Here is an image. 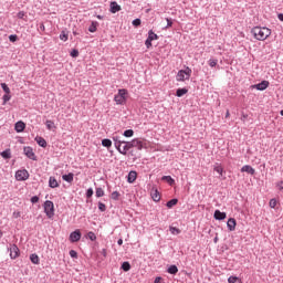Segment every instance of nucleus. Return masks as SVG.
<instances>
[{
    "label": "nucleus",
    "instance_id": "43",
    "mask_svg": "<svg viewBox=\"0 0 283 283\" xmlns=\"http://www.w3.org/2000/svg\"><path fill=\"white\" fill-rule=\"evenodd\" d=\"M98 209H99V211H102V212H104V211H107V206H105V203H103V202H98Z\"/></svg>",
    "mask_w": 283,
    "mask_h": 283
},
{
    "label": "nucleus",
    "instance_id": "34",
    "mask_svg": "<svg viewBox=\"0 0 283 283\" xmlns=\"http://www.w3.org/2000/svg\"><path fill=\"white\" fill-rule=\"evenodd\" d=\"M102 145L103 147H107V148L112 147V139H107V138L103 139Z\"/></svg>",
    "mask_w": 283,
    "mask_h": 283
},
{
    "label": "nucleus",
    "instance_id": "53",
    "mask_svg": "<svg viewBox=\"0 0 283 283\" xmlns=\"http://www.w3.org/2000/svg\"><path fill=\"white\" fill-rule=\"evenodd\" d=\"M210 67H216L218 65V60H209Z\"/></svg>",
    "mask_w": 283,
    "mask_h": 283
},
{
    "label": "nucleus",
    "instance_id": "20",
    "mask_svg": "<svg viewBox=\"0 0 283 283\" xmlns=\"http://www.w3.org/2000/svg\"><path fill=\"white\" fill-rule=\"evenodd\" d=\"M0 156H2L4 160H10V158H12V151L10 150V148H7L0 154Z\"/></svg>",
    "mask_w": 283,
    "mask_h": 283
},
{
    "label": "nucleus",
    "instance_id": "56",
    "mask_svg": "<svg viewBox=\"0 0 283 283\" xmlns=\"http://www.w3.org/2000/svg\"><path fill=\"white\" fill-rule=\"evenodd\" d=\"M23 17H25V12L24 11L18 12V19H23Z\"/></svg>",
    "mask_w": 283,
    "mask_h": 283
},
{
    "label": "nucleus",
    "instance_id": "46",
    "mask_svg": "<svg viewBox=\"0 0 283 283\" xmlns=\"http://www.w3.org/2000/svg\"><path fill=\"white\" fill-rule=\"evenodd\" d=\"M67 38H69L67 33H65V31H62L60 34L61 41H67Z\"/></svg>",
    "mask_w": 283,
    "mask_h": 283
},
{
    "label": "nucleus",
    "instance_id": "6",
    "mask_svg": "<svg viewBox=\"0 0 283 283\" xmlns=\"http://www.w3.org/2000/svg\"><path fill=\"white\" fill-rule=\"evenodd\" d=\"M28 178H30V172H28L27 169L18 170L15 172V180L23 181V180H28Z\"/></svg>",
    "mask_w": 283,
    "mask_h": 283
},
{
    "label": "nucleus",
    "instance_id": "1",
    "mask_svg": "<svg viewBox=\"0 0 283 283\" xmlns=\"http://www.w3.org/2000/svg\"><path fill=\"white\" fill-rule=\"evenodd\" d=\"M251 32L256 41H266L271 36V29L266 27H254Z\"/></svg>",
    "mask_w": 283,
    "mask_h": 283
},
{
    "label": "nucleus",
    "instance_id": "61",
    "mask_svg": "<svg viewBox=\"0 0 283 283\" xmlns=\"http://www.w3.org/2000/svg\"><path fill=\"white\" fill-rule=\"evenodd\" d=\"M96 17H97V19H99V20L105 19L103 15H96Z\"/></svg>",
    "mask_w": 283,
    "mask_h": 283
},
{
    "label": "nucleus",
    "instance_id": "5",
    "mask_svg": "<svg viewBox=\"0 0 283 283\" xmlns=\"http://www.w3.org/2000/svg\"><path fill=\"white\" fill-rule=\"evenodd\" d=\"M122 145H124V146H120L119 149H117V151H119V154H122L123 156H127V151L133 149L132 142L124 140V143H122Z\"/></svg>",
    "mask_w": 283,
    "mask_h": 283
},
{
    "label": "nucleus",
    "instance_id": "63",
    "mask_svg": "<svg viewBox=\"0 0 283 283\" xmlns=\"http://www.w3.org/2000/svg\"><path fill=\"white\" fill-rule=\"evenodd\" d=\"M213 242H214V243L218 242V237H216V238L213 239Z\"/></svg>",
    "mask_w": 283,
    "mask_h": 283
},
{
    "label": "nucleus",
    "instance_id": "25",
    "mask_svg": "<svg viewBox=\"0 0 283 283\" xmlns=\"http://www.w3.org/2000/svg\"><path fill=\"white\" fill-rule=\"evenodd\" d=\"M167 273H169L170 275H176L178 273V266L177 265H170L167 269Z\"/></svg>",
    "mask_w": 283,
    "mask_h": 283
},
{
    "label": "nucleus",
    "instance_id": "30",
    "mask_svg": "<svg viewBox=\"0 0 283 283\" xmlns=\"http://www.w3.org/2000/svg\"><path fill=\"white\" fill-rule=\"evenodd\" d=\"M148 39H149L150 41H158V34L154 33L153 30H149V31H148Z\"/></svg>",
    "mask_w": 283,
    "mask_h": 283
},
{
    "label": "nucleus",
    "instance_id": "64",
    "mask_svg": "<svg viewBox=\"0 0 283 283\" xmlns=\"http://www.w3.org/2000/svg\"><path fill=\"white\" fill-rule=\"evenodd\" d=\"M281 116H283V109L281 111Z\"/></svg>",
    "mask_w": 283,
    "mask_h": 283
},
{
    "label": "nucleus",
    "instance_id": "15",
    "mask_svg": "<svg viewBox=\"0 0 283 283\" xmlns=\"http://www.w3.org/2000/svg\"><path fill=\"white\" fill-rule=\"evenodd\" d=\"M111 12L112 14H116V12H120V6L118 4V2L116 1L111 2Z\"/></svg>",
    "mask_w": 283,
    "mask_h": 283
},
{
    "label": "nucleus",
    "instance_id": "16",
    "mask_svg": "<svg viewBox=\"0 0 283 283\" xmlns=\"http://www.w3.org/2000/svg\"><path fill=\"white\" fill-rule=\"evenodd\" d=\"M113 142L117 150L120 149V147H123V143H125V140H120V137L118 136H114Z\"/></svg>",
    "mask_w": 283,
    "mask_h": 283
},
{
    "label": "nucleus",
    "instance_id": "19",
    "mask_svg": "<svg viewBox=\"0 0 283 283\" xmlns=\"http://www.w3.org/2000/svg\"><path fill=\"white\" fill-rule=\"evenodd\" d=\"M35 142L38 143V145L40 147H43V148L48 147V142L45 140V138H43L41 136H36Z\"/></svg>",
    "mask_w": 283,
    "mask_h": 283
},
{
    "label": "nucleus",
    "instance_id": "17",
    "mask_svg": "<svg viewBox=\"0 0 283 283\" xmlns=\"http://www.w3.org/2000/svg\"><path fill=\"white\" fill-rule=\"evenodd\" d=\"M130 145H132L133 148L136 147L139 150L143 149V147H144V144L140 139H133L130 142Z\"/></svg>",
    "mask_w": 283,
    "mask_h": 283
},
{
    "label": "nucleus",
    "instance_id": "59",
    "mask_svg": "<svg viewBox=\"0 0 283 283\" xmlns=\"http://www.w3.org/2000/svg\"><path fill=\"white\" fill-rule=\"evenodd\" d=\"M277 19H279V21H282V22H283V13H279V14H277Z\"/></svg>",
    "mask_w": 283,
    "mask_h": 283
},
{
    "label": "nucleus",
    "instance_id": "60",
    "mask_svg": "<svg viewBox=\"0 0 283 283\" xmlns=\"http://www.w3.org/2000/svg\"><path fill=\"white\" fill-rule=\"evenodd\" d=\"M117 244H118L119 247H123V239H118Z\"/></svg>",
    "mask_w": 283,
    "mask_h": 283
},
{
    "label": "nucleus",
    "instance_id": "62",
    "mask_svg": "<svg viewBox=\"0 0 283 283\" xmlns=\"http://www.w3.org/2000/svg\"><path fill=\"white\" fill-rule=\"evenodd\" d=\"M103 255H104V258H105V255H107L106 250H103Z\"/></svg>",
    "mask_w": 283,
    "mask_h": 283
},
{
    "label": "nucleus",
    "instance_id": "41",
    "mask_svg": "<svg viewBox=\"0 0 283 283\" xmlns=\"http://www.w3.org/2000/svg\"><path fill=\"white\" fill-rule=\"evenodd\" d=\"M228 282L229 283H240V279H238L237 276H230L228 279Z\"/></svg>",
    "mask_w": 283,
    "mask_h": 283
},
{
    "label": "nucleus",
    "instance_id": "38",
    "mask_svg": "<svg viewBox=\"0 0 283 283\" xmlns=\"http://www.w3.org/2000/svg\"><path fill=\"white\" fill-rule=\"evenodd\" d=\"M1 87L4 92V94H10V87L6 83H1Z\"/></svg>",
    "mask_w": 283,
    "mask_h": 283
},
{
    "label": "nucleus",
    "instance_id": "33",
    "mask_svg": "<svg viewBox=\"0 0 283 283\" xmlns=\"http://www.w3.org/2000/svg\"><path fill=\"white\" fill-rule=\"evenodd\" d=\"M123 136H125V138H132V136H134V129H126Z\"/></svg>",
    "mask_w": 283,
    "mask_h": 283
},
{
    "label": "nucleus",
    "instance_id": "31",
    "mask_svg": "<svg viewBox=\"0 0 283 283\" xmlns=\"http://www.w3.org/2000/svg\"><path fill=\"white\" fill-rule=\"evenodd\" d=\"M122 269L125 271V273H127V271L132 270V264H129L128 261H125L122 263Z\"/></svg>",
    "mask_w": 283,
    "mask_h": 283
},
{
    "label": "nucleus",
    "instance_id": "44",
    "mask_svg": "<svg viewBox=\"0 0 283 283\" xmlns=\"http://www.w3.org/2000/svg\"><path fill=\"white\" fill-rule=\"evenodd\" d=\"M94 196V189H92V188H88L87 190H86V198H92Z\"/></svg>",
    "mask_w": 283,
    "mask_h": 283
},
{
    "label": "nucleus",
    "instance_id": "24",
    "mask_svg": "<svg viewBox=\"0 0 283 283\" xmlns=\"http://www.w3.org/2000/svg\"><path fill=\"white\" fill-rule=\"evenodd\" d=\"M161 180H164L165 182H168V185H170V186L176 185V180H174V178H171V176H164V177H161Z\"/></svg>",
    "mask_w": 283,
    "mask_h": 283
},
{
    "label": "nucleus",
    "instance_id": "27",
    "mask_svg": "<svg viewBox=\"0 0 283 283\" xmlns=\"http://www.w3.org/2000/svg\"><path fill=\"white\" fill-rule=\"evenodd\" d=\"M30 260L32 264H40L41 260L39 259V255L36 253H33L30 255Z\"/></svg>",
    "mask_w": 283,
    "mask_h": 283
},
{
    "label": "nucleus",
    "instance_id": "9",
    "mask_svg": "<svg viewBox=\"0 0 283 283\" xmlns=\"http://www.w3.org/2000/svg\"><path fill=\"white\" fill-rule=\"evenodd\" d=\"M14 129L18 134L25 132V123L23 120H19L14 125Z\"/></svg>",
    "mask_w": 283,
    "mask_h": 283
},
{
    "label": "nucleus",
    "instance_id": "3",
    "mask_svg": "<svg viewBox=\"0 0 283 283\" xmlns=\"http://www.w3.org/2000/svg\"><path fill=\"white\" fill-rule=\"evenodd\" d=\"M44 213L48 216V218H54V202L51 200H46L44 202Z\"/></svg>",
    "mask_w": 283,
    "mask_h": 283
},
{
    "label": "nucleus",
    "instance_id": "42",
    "mask_svg": "<svg viewBox=\"0 0 283 283\" xmlns=\"http://www.w3.org/2000/svg\"><path fill=\"white\" fill-rule=\"evenodd\" d=\"M87 238H88L92 242L96 241V234H95L94 232H92V231L87 233Z\"/></svg>",
    "mask_w": 283,
    "mask_h": 283
},
{
    "label": "nucleus",
    "instance_id": "52",
    "mask_svg": "<svg viewBox=\"0 0 283 283\" xmlns=\"http://www.w3.org/2000/svg\"><path fill=\"white\" fill-rule=\"evenodd\" d=\"M276 189H279V191H282L283 193V181L276 182Z\"/></svg>",
    "mask_w": 283,
    "mask_h": 283
},
{
    "label": "nucleus",
    "instance_id": "35",
    "mask_svg": "<svg viewBox=\"0 0 283 283\" xmlns=\"http://www.w3.org/2000/svg\"><path fill=\"white\" fill-rule=\"evenodd\" d=\"M112 200H118L120 198V192L119 191H113L111 195Z\"/></svg>",
    "mask_w": 283,
    "mask_h": 283
},
{
    "label": "nucleus",
    "instance_id": "45",
    "mask_svg": "<svg viewBox=\"0 0 283 283\" xmlns=\"http://www.w3.org/2000/svg\"><path fill=\"white\" fill-rule=\"evenodd\" d=\"M269 205L271 209H275V207H277V200L271 199Z\"/></svg>",
    "mask_w": 283,
    "mask_h": 283
},
{
    "label": "nucleus",
    "instance_id": "48",
    "mask_svg": "<svg viewBox=\"0 0 283 283\" xmlns=\"http://www.w3.org/2000/svg\"><path fill=\"white\" fill-rule=\"evenodd\" d=\"M71 56H72V59L78 57V50L73 49V50L71 51Z\"/></svg>",
    "mask_w": 283,
    "mask_h": 283
},
{
    "label": "nucleus",
    "instance_id": "14",
    "mask_svg": "<svg viewBox=\"0 0 283 283\" xmlns=\"http://www.w3.org/2000/svg\"><path fill=\"white\" fill-rule=\"evenodd\" d=\"M237 224H238V222L233 218H230L227 222V227H228L229 231H235Z\"/></svg>",
    "mask_w": 283,
    "mask_h": 283
},
{
    "label": "nucleus",
    "instance_id": "8",
    "mask_svg": "<svg viewBox=\"0 0 283 283\" xmlns=\"http://www.w3.org/2000/svg\"><path fill=\"white\" fill-rule=\"evenodd\" d=\"M81 230H75L70 234V242H78L81 240Z\"/></svg>",
    "mask_w": 283,
    "mask_h": 283
},
{
    "label": "nucleus",
    "instance_id": "11",
    "mask_svg": "<svg viewBox=\"0 0 283 283\" xmlns=\"http://www.w3.org/2000/svg\"><path fill=\"white\" fill-rule=\"evenodd\" d=\"M137 177H138V172H136L135 170L129 171L128 177H127V182H129V185L136 182Z\"/></svg>",
    "mask_w": 283,
    "mask_h": 283
},
{
    "label": "nucleus",
    "instance_id": "23",
    "mask_svg": "<svg viewBox=\"0 0 283 283\" xmlns=\"http://www.w3.org/2000/svg\"><path fill=\"white\" fill-rule=\"evenodd\" d=\"M114 101L117 103V105H125L127 97H120L119 95H115Z\"/></svg>",
    "mask_w": 283,
    "mask_h": 283
},
{
    "label": "nucleus",
    "instance_id": "37",
    "mask_svg": "<svg viewBox=\"0 0 283 283\" xmlns=\"http://www.w3.org/2000/svg\"><path fill=\"white\" fill-rule=\"evenodd\" d=\"M9 41L11 43H17V41H19V35H17V34L9 35Z\"/></svg>",
    "mask_w": 283,
    "mask_h": 283
},
{
    "label": "nucleus",
    "instance_id": "21",
    "mask_svg": "<svg viewBox=\"0 0 283 283\" xmlns=\"http://www.w3.org/2000/svg\"><path fill=\"white\" fill-rule=\"evenodd\" d=\"M49 187L51 189H56V187H59V181H56V178L50 177V179H49Z\"/></svg>",
    "mask_w": 283,
    "mask_h": 283
},
{
    "label": "nucleus",
    "instance_id": "50",
    "mask_svg": "<svg viewBox=\"0 0 283 283\" xmlns=\"http://www.w3.org/2000/svg\"><path fill=\"white\" fill-rule=\"evenodd\" d=\"M140 23H143V21L140 20V19H135V20H133V25L135 27V28H138V25H140Z\"/></svg>",
    "mask_w": 283,
    "mask_h": 283
},
{
    "label": "nucleus",
    "instance_id": "28",
    "mask_svg": "<svg viewBox=\"0 0 283 283\" xmlns=\"http://www.w3.org/2000/svg\"><path fill=\"white\" fill-rule=\"evenodd\" d=\"M176 205H178V199L174 198V199L167 201L166 207L168 209H171L172 207H176Z\"/></svg>",
    "mask_w": 283,
    "mask_h": 283
},
{
    "label": "nucleus",
    "instance_id": "49",
    "mask_svg": "<svg viewBox=\"0 0 283 283\" xmlns=\"http://www.w3.org/2000/svg\"><path fill=\"white\" fill-rule=\"evenodd\" d=\"M166 21H167V25L165 27V30L171 28V25H174V21H171V19L169 18H166Z\"/></svg>",
    "mask_w": 283,
    "mask_h": 283
},
{
    "label": "nucleus",
    "instance_id": "26",
    "mask_svg": "<svg viewBox=\"0 0 283 283\" xmlns=\"http://www.w3.org/2000/svg\"><path fill=\"white\" fill-rule=\"evenodd\" d=\"M189 92V90H187V88H178L177 91H176V96H178V98H181V96H185V94H187Z\"/></svg>",
    "mask_w": 283,
    "mask_h": 283
},
{
    "label": "nucleus",
    "instance_id": "13",
    "mask_svg": "<svg viewBox=\"0 0 283 283\" xmlns=\"http://www.w3.org/2000/svg\"><path fill=\"white\" fill-rule=\"evenodd\" d=\"M241 171L245 174H250V176H255V169L251 167L250 165H245L241 168Z\"/></svg>",
    "mask_w": 283,
    "mask_h": 283
},
{
    "label": "nucleus",
    "instance_id": "47",
    "mask_svg": "<svg viewBox=\"0 0 283 283\" xmlns=\"http://www.w3.org/2000/svg\"><path fill=\"white\" fill-rule=\"evenodd\" d=\"M170 233L178 235L180 233V229H178L176 227H170Z\"/></svg>",
    "mask_w": 283,
    "mask_h": 283
},
{
    "label": "nucleus",
    "instance_id": "40",
    "mask_svg": "<svg viewBox=\"0 0 283 283\" xmlns=\"http://www.w3.org/2000/svg\"><path fill=\"white\" fill-rule=\"evenodd\" d=\"M45 125H46L48 129H54V122L53 120L48 119Z\"/></svg>",
    "mask_w": 283,
    "mask_h": 283
},
{
    "label": "nucleus",
    "instance_id": "12",
    "mask_svg": "<svg viewBox=\"0 0 283 283\" xmlns=\"http://www.w3.org/2000/svg\"><path fill=\"white\" fill-rule=\"evenodd\" d=\"M214 220H226L227 212H222L220 210H216L213 214Z\"/></svg>",
    "mask_w": 283,
    "mask_h": 283
},
{
    "label": "nucleus",
    "instance_id": "22",
    "mask_svg": "<svg viewBox=\"0 0 283 283\" xmlns=\"http://www.w3.org/2000/svg\"><path fill=\"white\" fill-rule=\"evenodd\" d=\"M62 179L65 180V182H74V175L69 172L67 175H63Z\"/></svg>",
    "mask_w": 283,
    "mask_h": 283
},
{
    "label": "nucleus",
    "instance_id": "54",
    "mask_svg": "<svg viewBox=\"0 0 283 283\" xmlns=\"http://www.w3.org/2000/svg\"><path fill=\"white\" fill-rule=\"evenodd\" d=\"M145 45L146 48L149 50V48H151V40L149 38L146 39L145 41Z\"/></svg>",
    "mask_w": 283,
    "mask_h": 283
},
{
    "label": "nucleus",
    "instance_id": "4",
    "mask_svg": "<svg viewBox=\"0 0 283 283\" xmlns=\"http://www.w3.org/2000/svg\"><path fill=\"white\" fill-rule=\"evenodd\" d=\"M8 251L10 252L11 260H17L19 258L21 251L19 250V247L17 244H10L8 248Z\"/></svg>",
    "mask_w": 283,
    "mask_h": 283
},
{
    "label": "nucleus",
    "instance_id": "39",
    "mask_svg": "<svg viewBox=\"0 0 283 283\" xmlns=\"http://www.w3.org/2000/svg\"><path fill=\"white\" fill-rule=\"evenodd\" d=\"M10 98H12V95H10V93H6L2 97L3 101V105H6V103H8V101H10Z\"/></svg>",
    "mask_w": 283,
    "mask_h": 283
},
{
    "label": "nucleus",
    "instance_id": "58",
    "mask_svg": "<svg viewBox=\"0 0 283 283\" xmlns=\"http://www.w3.org/2000/svg\"><path fill=\"white\" fill-rule=\"evenodd\" d=\"M161 280H163V277L157 276V277L155 279L154 283H160Z\"/></svg>",
    "mask_w": 283,
    "mask_h": 283
},
{
    "label": "nucleus",
    "instance_id": "57",
    "mask_svg": "<svg viewBox=\"0 0 283 283\" xmlns=\"http://www.w3.org/2000/svg\"><path fill=\"white\" fill-rule=\"evenodd\" d=\"M214 171H217V174H220V176H222V167H214Z\"/></svg>",
    "mask_w": 283,
    "mask_h": 283
},
{
    "label": "nucleus",
    "instance_id": "2",
    "mask_svg": "<svg viewBox=\"0 0 283 283\" xmlns=\"http://www.w3.org/2000/svg\"><path fill=\"white\" fill-rule=\"evenodd\" d=\"M191 78V70L189 66L186 67V70H180L177 73V81L178 82H184V81H189Z\"/></svg>",
    "mask_w": 283,
    "mask_h": 283
},
{
    "label": "nucleus",
    "instance_id": "51",
    "mask_svg": "<svg viewBox=\"0 0 283 283\" xmlns=\"http://www.w3.org/2000/svg\"><path fill=\"white\" fill-rule=\"evenodd\" d=\"M69 254H70V256L71 258H78V252H76L75 250H71L70 252H69Z\"/></svg>",
    "mask_w": 283,
    "mask_h": 283
},
{
    "label": "nucleus",
    "instance_id": "18",
    "mask_svg": "<svg viewBox=\"0 0 283 283\" xmlns=\"http://www.w3.org/2000/svg\"><path fill=\"white\" fill-rule=\"evenodd\" d=\"M150 196L154 202H160V192L158 191V189L151 190Z\"/></svg>",
    "mask_w": 283,
    "mask_h": 283
},
{
    "label": "nucleus",
    "instance_id": "55",
    "mask_svg": "<svg viewBox=\"0 0 283 283\" xmlns=\"http://www.w3.org/2000/svg\"><path fill=\"white\" fill-rule=\"evenodd\" d=\"M31 202H32V205H36V202H39V196H33L31 198Z\"/></svg>",
    "mask_w": 283,
    "mask_h": 283
},
{
    "label": "nucleus",
    "instance_id": "36",
    "mask_svg": "<svg viewBox=\"0 0 283 283\" xmlns=\"http://www.w3.org/2000/svg\"><path fill=\"white\" fill-rule=\"evenodd\" d=\"M117 96H120L122 98H125V96H127V90H125V88L118 90Z\"/></svg>",
    "mask_w": 283,
    "mask_h": 283
},
{
    "label": "nucleus",
    "instance_id": "10",
    "mask_svg": "<svg viewBox=\"0 0 283 283\" xmlns=\"http://www.w3.org/2000/svg\"><path fill=\"white\" fill-rule=\"evenodd\" d=\"M252 87H255L259 92H264L269 87V81H262L259 84L252 85Z\"/></svg>",
    "mask_w": 283,
    "mask_h": 283
},
{
    "label": "nucleus",
    "instance_id": "32",
    "mask_svg": "<svg viewBox=\"0 0 283 283\" xmlns=\"http://www.w3.org/2000/svg\"><path fill=\"white\" fill-rule=\"evenodd\" d=\"M95 196L96 198H103V196H105L103 188H96Z\"/></svg>",
    "mask_w": 283,
    "mask_h": 283
},
{
    "label": "nucleus",
    "instance_id": "7",
    "mask_svg": "<svg viewBox=\"0 0 283 283\" xmlns=\"http://www.w3.org/2000/svg\"><path fill=\"white\" fill-rule=\"evenodd\" d=\"M23 151L27 158H29L30 160H36V155L34 154V149H32V147L24 146Z\"/></svg>",
    "mask_w": 283,
    "mask_h": 283
},
{
    "label": "nucleus",
    "instance_id": "29",
    "mask_svg": "<svg viewBox=\"0 0 283 283\" xmlns=\"http://www.w3.org/2000/svg\"><path fill=\"white\" fill-rule=\"evenodd\" d=\"M97 29H98V22L97 21H93L91 23V25L88 27V32H96Z\"/></svg>",
    "mask_w": 283,
    "mask_h": 283
}]
</instances>
